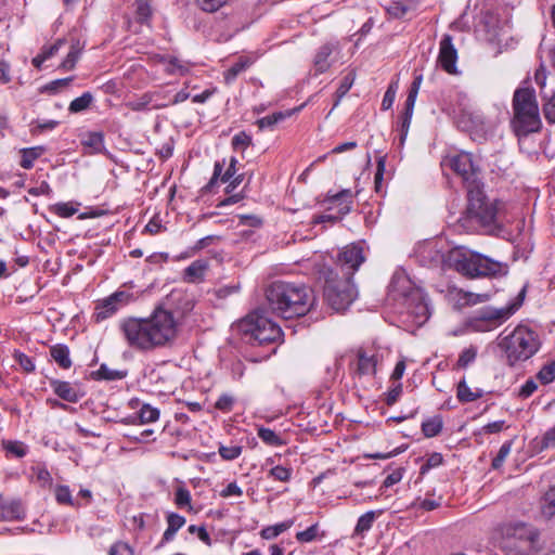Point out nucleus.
Here are the masks:
<instances>
[{
	"instance_id": "24",
	"label": "nucleus",
	"mask_w": 555,
	"mask_h": 555,
	"mask_svg": "<svg viewBox=\"0 0 555 555\" xmlns=\"http://www.w3.org/2000/svg\"><path fill=\"white\" fill-rule=\"evenodd\" d=\"M251 65V60L249 57H240L229 69H227L223 74L224 82L227 85H231L236 77L246 70Z\"/></svg>"
},
{
	"instance_id": "32",
	"label": "nucleus",
	"mask_w": 555,
	"mask_h": 555,
	"mask_svg": "<svg viewBox=\"0 0 555 555\" xmlns=\"http://www.w3.org/2000/svg\"><path fill=\"white\" fill-rule=\"evenodd\" d=\"M93 101V95L90 92H85L82 95L73 100L68 106L70 113H80L87 109Z\"/></svg>"
},
{
	"instance_id": "14",
	"label": "nucleus",
	"mask_w": 555,
	"mask_h": 555,
	"mask_svg": "<svg viewBox=\"0 0 555 555\" xmlns=\"http://www.w3.org/2000/svg\"><path fill=\"white\" fill-rule=\"evenodd\" d=\"M457 50L453 44L451 35H444L439 43L438 62L449 74L456 73Z\"/></svg>"
},
{
	"instance_id": "54",
	"label": "nucleus",
	"mask_w": 555,
	"mask_h": 555,
	"mask_svg": "<svg viewBox=\"0 0 555 555\" xmlns=\"http://www.w3.org/2000/svg\"><path fill=\"white\" fill-rule=\"evenodd\" d=\"M317 534H318V525L314 524V525L310 526L309 528H307L306 530L298 532L296 534V539L299 542H311L315 539Z\"/></svg>"
},
{
	"instance_id": "36",
	"label": "nucleus",
	"mask_w": 555,
	"mask_h": 555,
	"mask_svg": "<svg viewBox=\"0 0 555 555\" xmlns=\"http://www.w3.org/2000/svg\"><path fill=\"white\" fill-rule=\"evenodd\" d=\"M86 147H90L93 152H100L103 149L104 140L101 132H89L82 141Z\"/></svg>"
},
{
	"instance_id": "64",
	"label": "nucleus",
	"mask_w": 555,
	"mask_h": 555,
	"mask_svg": "<svg viewBox=\"0 0 555 555\" xmlns=\"http://www.w3.org/2000/svg\"><path fill=\"white\" fill-rule=\"evenodd\" d=\"M403 469L402 468H397L395 469L391 474H389L386 479L384 480L383 482V486L385 488H389L396 483H398L401 479H402V476H403Z\"/></svg>"
},
{
	"instance_id": "28",
	"label": "nucleus",
	"mask_w": 555,
	"mask_h": 555,
	"mask_svg": "<svg viewBox=\"0 0 555 555\" xmlns=\"http://www.w3.org/2000/svg\"><path fill=\"white\" fill-rule=\"evenodd\" d=\"M441 429L442 418L440 416L428 418L422 424V431L427 438L436 437L440 434Z\"/></svg>"
},
{
	"instance_id": "46",
	"label": "nucleus",
	"mask_w": 555,
	"mask_h": 555,
	"mask_svg": "<svg viewBox=\"0 0 555 555\" xmlns=\"http://www.w3.org/2000/svg\"><path fill=\"white\" fill-rule=\"evenodd\" d=\"M4 449L16 457H24L27 453V447L21 441H7Z\"/></svg>"
},
{
	"instance_id": "4",
	"label": "nucleus",
	"mask_w": 555,
	"mask_h": 555,
	"mask_svg": "<svg viewBox=\"0 0 555 555\" xmlns=\"http://www.w3.org/2000/svg\"><path fill=\"white\" fill-rule=\"evenodd\" d=\"M446 262L449 268L468 279L499 276L507 272L506 264L465 246L450 249Z\"/></svg>"
},
{
	"instance_id": "31",
	"label": "nucleus",
	"mask_w": 555,
	"mask_h": 555,
	"mask_svg": "<svg viewBox=\"0 0 555 555\" xmlns=\"http://www.w3.org/2000/svg\"><path fill=\"white\" fill-rule=\"evenodd\" d=\"M541 512L548 518L555 515V486L544 494L541 502Z\"/></svg>"
},
{
	"instance_id": "63",
	"label": "nucleus",
	"mask_w": 555,
	"mask_h": 555,
	"mask_svg": "<svg viewBox=\"0 0 555 555\" xmlns=\"http://www.w3.org/2000/svg\"><path fill=\"white\" fill-rule=\"evenodd\" d=\"M538 388L537 383L533 379H528L519 389L518 396L521 398L530 397Z\"/></svg>"
},
{
	"instance_id": "16",
	"label": "nucleus",
	"mask_w": 555,
	"mask_h": 555,
	"mask_svg": "<svg viewBox=\"0 0 555 555\" xmlns=\"http://www.w3.org/2000/svg\"><path fill=\"white\" fill-rule=\"evenodd\" d=\"M25 511L20 500H8L0 494V521L22 520Z\"/></svg>"
},
{
	"instance_id": "20",
	"label": "nucleus",
	"mask_w": 555,
	"mask_h": 555,
	"mask_svg": "<svg viewBox=\"0 0 555 555\" xmlns=\"http://www.w3.org/2000/svg\"><path fill=\"white\" fill-rule=\"evenodd\" d=\"M85 46L86 42L81 41L79 38H72L69 51L60 67L65 70H72L76 66Z\"/></svg>"
},
{
	"instance_id": "55",
	"label": "nucleus",
	"mask_w": 555,
	"mask_h": 555,
	"mask_svg": "<svg viewBox=\"0 0 555 555\" xmlns=\"http://www.w3.org/2000/svg\"><path fill=\"white\" fill-rule=\"evenodd\" d=\"M489 298V295L487 294H475L470 292L463 293L462 299L465 300V304L467 305H477L487 301Z\"/></svg>"
},
{
	"instance_id": "56",
	"label": "nucleus",
	"mask_w": 555,
	"mask_h": 555,
	"mask_svg": "<svg viewBox=\"0 0 555 555\" xmlns=\"http://www.w3.org/2000/svg\"><path fill=\"white\" fill-rule=\"evenodd\" d=\"M70 81H73V77L56 79L46 85L43 90L47 92L55 93L61 88L68 86Z\"/></svg>"
},
{
	"instance_id": "52",
	"label": "nucleus",
	"mask_w": 555,
	"mask_h": 555,
	"mask_svg": "<svg viewBox=\"0 0 555 555\" xmlns=\"http://www.w3.org/2000/svg\"><path fill=\"white\" fill-rule=\"evenodd\" d=\"M53 211L62 218H69L77 212V208L67 203H59L53 206Z\"/></svg>"
},
{
	"instance_id": "39",
	"label": "nucleus",
	"mask_w": 555,
	"mask_h": 555,
	"mask_svg": "<svg viewBox=\"0 0 555 555\" xmlns=\"http://www.w3.org/2000/svg\"><path fill=\"white\" fill-rule=\"evenodd\" d=\"M13 359L20 364L25 373H33L36 369L33 359L21 351L15 350L13 353Z\"/></svg>"
},
{
	"instance_id": "21",
	"label": "nucleus",
	"mask_w": 555,
	"mask_h": 555,
	"mask_svg": "<svg viewBox=\"0 0 555 555\" xmlns=\"http://www.w3.org/2000/svg\"><path fill=\"white\" fill-rule=\"evenodd\" d=\"M168 527L163 534L160 544L167 543L175 538L177 531L185 524V518L177 513H169L167 515Z\"/></svg>"
},
{
	"instance_id": "18",
	"label": "nucleus",
	"mask_w": 555,
	"mask_h": 555,
	"mask_svg": "<svg viewBox=\"0 0 555 555\" xmlns=\"http://www.w3.org/2000/svg\"><path fill=\"white\" fill-rule=\"evenodd\" d=\"M335 49L336 46L330 42L319 48L313 60L315 75L323 74L331 67L330 56Z\"/></svg>"
},
{
	"instance_id": "27",
	"label": "nucleus",
	"mask_w": 555,
	"mask_h": 555,
	"mask_svg": "<svg viewBox=\"0 0 555 555\" xmlns=\"http://www.w3.org/2000/svg\"><path fill=\"white\" fill-rule=\"evenodd\" d=\"M457 399L461 402H472L482 397V391L477 389L472 391L465 380H461L457 385Z\"/></svg>"
},
{
	"instance_id": "50",
	"label": "nucleus",
	"mask_w": 555,
	"mask_h": 555,
	"mask_svg": "<svg viewBox=\"0 0 555 555\" xmlns=\"http://www.w3.org/2000/svg\"><path fill=\"white\" fill-rule=\"evenodd\" d=\"M196 4L205 12H216L223 4L227 3L228 0H195Z\"/></svg>"
},
{
	"instance_id": "9",
	"label": "nucleus",
	"mask_w": 555,
	"mask_h": 555,
	"mask_svg": "<svg viewBox=\"0 0 555 555\" xmlns=\"http://www.w3.org/2000/svg\"><path fill=\"white\" fill-rule=\"evenodd\" d=\"M246 331L260 345L275 343L283 335L280 325L263 315H251Z\"/></svg>"
},
{
	"instance_id": "30",
	"label": "nucleus",
	"mask_w": 555,
	"mask_h": 555,
	"mask_svg": "<svg viewBox=\"0 0 555 555\" xmlns=\"http://www.w3.org/2000/svg\"><path fill=\"white\" fill-rule=\"evenodd\" d=\"M98 379L105 380H118L122 379L127 376L126 371L113 370L108 367L106 364H101L99 370L94 373Z\"/></svg>"
},
{
	"instance_id": "12",
	"label": "nucleus",
	"mask_w": 555,
	"mask_h": 555,
	"mask_svg": "<svg viewBox=\"0 0 555 555\" xmlns=\"http://www.w3.org/2000/svg\"><path fill=\"white\" fill-rule=\"evenodd\" d=\"M132 298V294L126 291H118L98 301L93 313L95 322H102L113 317L121 307L128 305Z\"/></svg>"
},
{
	"instance_id": "22",
	"label": "nucleus",
	"mask_w": 555,
	"mask_h": 555,
	"mask_svg": "<svg viewBox=\"0 0 555 555\" xmlns=\"http://www.w3.org/2000/svg\"><path fill=\"white\" fill-rule=\"evenodd\" d=\"M165 72L169 75L185 76L189 74L191 64L178 57L164 59Z\"/></svg>"
},
{
	"instance_id": "62",
	"label": "nucleus",
	"mask_w": 555,
	"mask_h": 555,
	"mask_svg": "<svg viewBox=\"0 0 555 555\" xmlns=\"http://www.w3.org/2000/svg\"><path fill=\"white\" fill-rule=\"evenodd\" d=\"M388 13L392 15L393 17L401 18L403 17L408 12V7L400 3V2H392L388 7Z\"/></svg>"
},
{
	"instance_id": "1",
	"label": "nucleus",
	"mask_w": 555,
	"mask_h": 555,
	"mask_svg": "<svg viewBox=\"0 0 555 555\" xmlns=\"http://www.w3.org/2000/svg\"><path fill=\"white\" fill-rule=\"evenodd\" d=\"M118 328L128 347L150 352L171 345L178 336L179 324L171 311L157 307L147 318L121 319Z\"/></svg>"
},
{
	"instance_id": "11",
	"label": "nucleus",
	"mask_w": 555,
	"mask_h": 555,
	"mask_svg": "<svg viewBox=\"0 0 555 555\" xmlns=\"http://www.w3.org/2000/svg\"><path fill=\"white\" fill-rule=\"evenodd\" d=\"M457 125L462 130L469 132L475 141L485 140L490 130V126L479 111L463 109L457 117Z\"/></svg>"
},
{
	"instance_id": "10",
	"label": "nucleus",
	"mask_w": 555,
	"mask_h": 555,
	"mask_svg": "<svg viewBox=\"0 0 555 555\" xmlns=\"http://www.w3.org/2000/svg\"><path fill=\"white\" fill-rule=\"evenodd\" d=\"M450 168L457 173L465 184L466 189L480 186L479 169L475 166L469 153H459L448 159Z\"/></svg>"
},
{
	"instance_id": "8",
	"label": "nucleus",
	"mask_w": 555,
	"mask_h": 555,
	"mask_svg": "<svg viewBox=\"0 0 555 555\" xmlns=\"http://www.w3.org/2000/svg\"><path fill=\"white\" fill-rule=\"evenodd\" d=\"M525 291L520 293V297L522 300ZM521 305V301L508 305L503 308H493V307H486L480 309L476 317L473 319V325L478 331H489L492 330L503 322H505L507 319H509L515 311L519 308Z\"/></svg>"
},
{
	"instance_id": "42",
	"label": "nucleus",
	"mask_w": 555,
	"mask_h": 555,
	"mask_svg": "<svg viewBox=\"0 0 555 555\" xmlns=\"http://www.w3.org/2000/svg\"><path fill=\"white\" fill-rule=\"evenodd\" d=\"M286 117L284 113L278 112L258 119L259 129L272 128Z\"/></svg>"
},
{
	"instance_id": "60",
	"label": "nucleus",
	"mask_w": 555,
	"mask_h": 555,
	"mask_svg": "<svg viewBox=\"0 0 555 555\" xmlns=\"http://www.w3.org/2000/svg\"><path fill=\"white\" fill-rule=\"evenodd\" d=\"M59 125L56 120H37L36 127L31 129V132L41 133L43 131L53 130Z\"/></svg>"
},
{
	"instance_id": "58",
	"label": "nucleus",
	"mask_w": 555,
	"mask_h": 555,
	"mask_svg": "<svg viewBox=\"0 0 555 555\" xmlns=\"http://www.w3.org/2000/svg\"><path fill=\"white\" fill-rule=\"evenodd\" d=\"M543 112L545 118L550 122H555V92L552 94V96L544 103L543 105Z\"/></svg>"
},
{
	"instance_id": "26",
	"label": "nucleus",
	"mask_w": 555,
	"mask_h": 555,
	"mask_svg": "<svg viewBox=\"0 0 555 555\" xmlns=\"http://www.w3.org/2000/svg\"><path fill=\"white\" fill-rule=\"evenodd\" d=\"M258 437L270 447H281L285 441L274 430L267 427H259L257 429Z\"/></svg>"
},
{
	"instance_id": "37",
	"label": "nucleus",
	"mask_w": 555,
	"mask_h": 555,
	"mask_svg": "<svg viewBox=\"0 0 555 555\" xmlns=\"http://www.w3.org/2000/svg\"><path fill=\"white\" fill-rule=\"evenodd\" d=\"M141 424L152 423L158 420L159 411L150 404H144L138 414Z\"/></svg>"
},
{
	"instance_id": "47",
	"label": "nucleus",
	"mask_w": 555,
	"mask_h": 555,
	"mask_svg": "<svg viewBox=\"0 0 555 555\" xmlns=\"http://www.w3.org/2000/svg\"><path fill=\"white\" fill-rule=\"evenodd\" d=\"M235 398L229 393H222L215 403V408L222 412H230L233 409Z\"/></svg>"
},
{
	"instance_id": "49",
	"label": "nucleus",
	"mask_w": 555,
	"mask_h": 555,
	"mask_svg": "<svg viewBox=\"0 0 555 555\" xmlns=\"http://www.w3.org/2000/svg\"><path fill=\"white\" fill-rule=\"evenodd\" d=\"M397 88H398L397 82H393V83H390L388 89L386 90L383 101H382V108L384 111H387L392 106L395 99H396Z\"/></svg>"
},
{
	"instance_id": "40",
	"label": "nucleus",
	"mask_w": 555,
	"mask_h": 555,
	"mask_svg": "<svg viewBox=\"0 0 555 555\" xmlns=\"http://www.w3.org/2000/svg\"><path fill=\"white\" fill-rule=\"evenodd\" d=\"M537 377L544 385L552 383L555 379V361L543 365Z\"/></svg>"
},
{
	"instance_id": "45",
	"label": "nucleus",
	"mask_w": 555,
	"mask_h": 555,
	"mask_svg": "<svg viewBox=\"0 0 555 555\" xmlns=\"http://www.w3.org/2000/svg\"><path fill=\"white\" fill-rule=\"evenodd\" d=\"M269 476L274 480L286 482L292 477V468L278 465L269 470Z\"/></svg>"
},
{
	"instance_id": "48",
	"label": "nucleus",
	"mask_w": 555,
	"mask_h": 555,
	"mask_svg": "<svg viewBox=\"0 0 555 555\" xmlns=\"http://www.w3.org/2000/svg\"><path fill=\"white\" fill-rule=\"evenodd\" d=\"M242 453V447L240 446H221L219 448V454L223 460L232 461L237 459Z\"/></svg>"
},
{
	"instance_id": "29",
	"label": "nucleus",
	"mask_w": 555,
	"mask_h": 555,
	"mask_svg": "<svg viewBox=\"0 0 555 555\" xmlns=\"http://www.w3.org/2000/svg\"><path fill=\"white\" fill-rule=\"evenodd\" d=\"M55 500L59 504H65L74 507H80L81 504L75 501L67 486H57L54 490Z\"/></svg>"
},
{
	"instance_id": "6",
	"label": "nucleus",
	"mask_w": 555,
	"mask_h": 555,
	"mask_svg": "<svg viewBox=\"0 0 555 555\" xmlns=\"http://www.w3.org/2000/svg\"><path fill=\"white\" fill-rule=\"evenodd\" d=\"M498 346L504 352L508 365L514 366L534 356L540 349L539 335L527 326L518 325L511 333L498 337Z\"/></svg>"
},
{
	"instance_id": "51",
	"label": "nucleus",
	"mask_w": 555,
	"mask_h": 555,
	"mask_svg": "<svg viewBox=\"0 0 555 555\" xmlns=\"http://www.w3.org/2000/svg\"><path fill=\"white\" fill-rule=\"evenodd\" d=\"M175 502L179 507L190 506L191 493L184 487H179L176 491Z\"/></svg>"
},
{
	"instance_id": "34",
	"label": "nucleus",
	"mask_w": 555,
	"mask_h": 555,
	"mask_svg": "<svg viewBox=\"0 0 555 555\" xmlns=\"http://www.w3.org/2000/svg\"><path fill=\"white\" fill-rule=\"evenodd\" d=\"M134 7L137 21L141 24L146 23L152 15V9L149 0H137L134 2Z\"/></svg>"
},
{
	"instance_id": "33",
	"label": "nucleus",
	"mask_w": 555,
	"mask_h": 555,
	"mask_svg": "<svg viewBox=\"0 0 555 555\" xmlns=\"http://www.w3.org/2000/svg\"><path fill=\"white\" fill-rule=\"evenodd\" d=\"M293 525V521H283L281 524H276L274 526H268L263 528L260 532V535L262 539L271 540L280 535L282 532L286 531L291 526Z\"/></svg>"
},
{
	"instance_id": "41",
	"label": "nucleus",
	"mask_w": 555,
	"mask_h": 555,
	"mask_svg": "<svg viewBox=\"0 0 555 555\" xmlns=\"http://www.w3.org/2000/svg\"><path fill=\"white\" fill-rule=\"evenodd\" d=\"M477 357V347L469 346L468 348L464 349L457 360V366L459 367H467L470 363L475 361Z\"/></svg>"
},
{
	"instance_id": "38",
	"label": "nucleus",
	"mask_w": 555,
	"mask_h": 555,
	"mask_svg": "<svg viewBox=\"0 0 555 555\" xmlns=\"http://www.w3.org/2000/svg\"><path fill=\"white\" fill-rule=\"evenodd\" d=\"M375 517H376V513L373 512V511H370L365 514H363L359 519H358V522H357V526H356V532L361 534L365 531H369L371 528H372V525L375 520Z\"/></svg>"
},
{
	"instance_id": "25",
	"label": "nucleus",
	"mask_w": 555,
	"mask_h": 555,
	"mask_svg": "<svg viewBox=\"0 0 555 555\" xmlns=\"http://www.w3.org/2000/svg\"><path fill=\"white\" fill-rule=\"evenodd\" d=\"M22 158H21V167L24 169H30L34 166V162L39 158L44 153L43 146H35V147H28L23 149L21 151Z\"/></svg>"
},
{
	"instance_id": "57",
	"label": "nucleus",
	"mask_w": 555,
	"mask_h": 555,
	"mask_svg": "<svg viewBox=\"0 0 555 555\" xmlns=\"http://www.w3.org/2000/svg\"><path fill=\"white\" fill-rule=\"evenodd\" d=\"M385 167H386L385 157H379L377 160V170H376L375 178H374L376 192H380Z\"/></svg>"
},
{
	"instance_id": "23",
	"label": "nucleus",
	"mask_w": 555,
	"mask_h": 555,
	"mask_svg": "<svg viewBox=\"0 0 555 555\" xmlns=\"http://www.w3.org/2000/svg\"><path fill=\"white\" fill-rule=\"evenodd\" d=\"M50 354L52 359L62 369H69L72 366V360L69 357V349L66 345L57 344L51 347Z\"/></svg>"
},
{
	"instance_id": "15",
	"label": "nucleus",
	"mask_w": 555,
	"mask_h": 555,
	"mask_svg": "<svg viewBox=\"0 0 555 555\" xmlns=\"http://www.w3.org/2000/svg\"><path fill=\"white\" fill-rule=\"evenodd\" d=\"M382 357L375 350L359 349L357 351V364L354 372L359 376L375 375Z\"/></svg>"
},
{
	"instance_id": "2",
	"label": "nucleus",
	"mask_w": 555,
	"mask_h": 555,
	"mask_svg": "<svg viewBox=\"0 0 555 555\" xmlns=\"http://www.w3.org/2000/svg\"><path fill=\"white\" fill-rule=\"evenodd\" d=\"M467 207L460 219L463 227H479L485 233L500 235L505 222L506 204L501 201H489L480 186L468 189Z\"/></svg>"
},
{
	"instance_id": "61",
	"label": "nucleus",
	"mask_w": 555,
	"mask_h": 555,
	"mask_svg": "<svg viewBox=\"0 0 555 555\" xmlns=\"http://www.w3.org/2000/svg\"><path fill=\"white\" fill-rule=\"evenodd\" d=\"M109 555H133V551L127 543L117 542L112 545Z\"/></svg>"
},
{
	"instance_id": "44",
	"label": "nucleus",
	"mask_w": 555,
	"mask_h": 555,
	"mask_svg": "<svg viewBox=\"0 0 555 555\" xmlns=\"http://www.w3.org/2000/svg\"><path fill=\"white\" fill-rule=\"evenodd\" d=\"M511 449H512V441H506L501 446L498 454L492 460V468L499 469L503 465L505 459L508 456V454L511 452Z\"/></svg>"
},
{
	"instance_id": "5",
	"label": "nucleus",
	"mask_w": 555,
	"mask_h": 555,
	"mask_svg": "<svg viewBox=\"0 0 555 555\" xmlns=\"http://www.w3.org/2000/svg\"><path fill=\"white\" fill-rule=\"evenodd\" d=\"M512 107L513 118L511 125L517 137H526L541 129L542 122L534 89H516Z\"/></svg>"
},
{
	"instance_id": "7",
	"label": "nucleus",
	"mask_w": 555,
	"mask_h": 555,
	"mask_svg": "<svg viewBox=\"0 0 555 555\" xmlns=\"http://www.w3.org/2000/svg\"><path fill=\"white\" fill-rule=\"evenodd\" d=\"M320 279L324 280V298L328 306L339 312L346 310L357 297V289L352 279L339 276L331 268L320 271Z\"/></svg>"
},
{
	"instance_id": "43",
	"label": "nucleus",
	"mask_w": 555,
	"mask_h": 555,
	"mask_svg": "<svg viewBox=\"0 0 555 555\" xmlns=\"http://www.w3.org/2000/svg\"><path fill=\"white\" fill-rule=\"evenodd\" d=\"M251 144V137L245 131L236 133L232 138V146L236 151H244Z\"/></svg>"
},
{
	"instance_id": "35",
	"label": "nucleus",
	"mask_w": 555,
	"mask_h": 555,
	"mask_svg": "<svg viewBox=\"0 0 555 555\" xmlns=\"http://www.w3.org/2000/svg\"><path fill=\"white\" fill-rule=\"evenodd\" d=\"M353 81L354 75L352 73H349L341 79L340 85L335 93L336 100L334 102V107H336L341 101V99L348 93V91L351 89L353 85Z\"/></svg>"
},
{
	"instance_id": "59",
	"label": "nucleus",
	"mask_w": 555,
	"mask_h": 555,
	"mask_svg": "<svg viewBox=\"0 0 555 555\" xmlns=\"http://www.w3.org/2000/svg\"><path fill=\"white\" fill-rule=\"evenodd\" d=\"M402 395V384L401 383H398L397 385H395V387H392L387 393H386V398H385V402L387 405H393L398 399L400 398V396Z\"/></svg>"
},
{
	"instance_id": "17",
	"label": "nucleus",
	"mask_w": 555,
	"mask_h": 555,
	"mask_svg": "<svg viewBox=\"0 0 555 555\" xmlns=\"http://www.w3.org/2000/svg\"><path fill=\"white\" fill-rule=\"evenodd\" d=\"M51 387L55 395L70 403H76L83 396L77 387L68 382L55 379L51 382Z\"/></svg>"
},
{
	"instance_id": "3",
	"label": "nucleus",
	"mask_w": 555,
	"mask_h": 555,
	"mask_svg": "<svg viewBox=\"0 0 555 555\" xmlns=\"http://www.w3.org/2000/svg\"><path fill=\"white\" fill-rule=\"evenodd\" d=\"M271 311L285 320L306 315L313 306L310 289L299 283L275 281L266 291Z\"/></svg>"
},
{
	"instance_id": "19",
	"label": "nucleus",
	"mask_w": 555,
	"mask_h": 555,
	"mask_svg": "<svg viewBox=\"0 0 555 555\" xmlns=\"http://www.w3.org/2000/svg\"><path fill=\"white\" fill-rule=\"evenodd\" d=\"M209 263L207 260L198 259L193 261L188 268L184 269L183 279L188 283H199L204 280L205 273L208 270Z\"/></svg>"
},
{
	"instance_id": "13",
	"label": "nucleus",
	"mask_w": 555,
	"mask_h": 555,
	"mask_svg": "<svg viewBox=\"0 0 555 555\" xmlns=\"http://www.w3.org/2000/svg\"><path fill=\"white\" fill-rule=\"evenodd\" d=\"M365 261L364 250L360 244L346 246L338 255L337 266L343 276L352 279L360 266Z\"/></svg>"
},
{
	"instance_id": "53",
	"label": "nucleus",
	"mask_w": 555,
	"mask_h": 555,
	"mask_svg": "<svg viewBox=\"0 0 555 555\" xmlns=\"http://www.w3.org/2000/svg\"><path fill=\"white\" fill-rule=\"evenodd\" d=\"M65 42L66 40L63 38L57 39L53 44L42 47L41 53L47 60H49L60 51V49L65 44Z\"/></svg>"
}]
</instances>
